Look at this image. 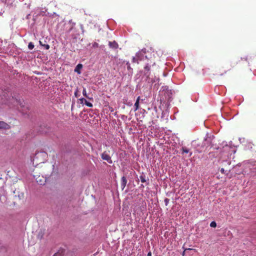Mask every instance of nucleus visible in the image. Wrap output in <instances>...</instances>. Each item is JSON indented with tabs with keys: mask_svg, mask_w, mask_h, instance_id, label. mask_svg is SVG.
<instances>
[{
	"mask_svg": "<svg viewBox=\"0 0 256 256\" xmlns=\"http://www.w3.org/2000/svg\"><path fill=\"white\" fill-rule=\"evenodd\" d=\"M4 102L8 104L10 107H16L18 110H20V108L24 106L20 100H18L14 97L10 98L9 100L6 99V101H4Z\"/></svg>",
	"mask_w": 256,
	"mask_h": 256,
	"instance_id": "f257e3e1",
	"label": "nucleus"
},
{
	"mask_svg": "<svg viewBox=\"0 0 256 256\" xmlns=\"http://www.w3.org/2000/svg\"><path fill=\"white\" fill-rule=\"evenodd\" d=\"M48 154L46 152H38L36 153L34 157L33 164H34V162H36V164L44 163V161L46 160Z\"/></svg>",
	"mask_w": 256,
	"mask_h": 256,
	"instance_id": "f03ea898",
	"label": "nucleus"
},
{
	"mask_svg": "<svg viewBox=\"0 0 256 256\" xmlns=\"http://www.w3.org/2000/svg\"><path fill=\"white\" fill-rule=\"evenodd\" d=\"M145 60L147 61L148 62H146V65L144 66V74L146 76L147 78L146 80H148V82L152 84H153L154 82L152 79L150 80L149 78V71L150 70V66L154 64L155 62L152 60H148L146 56Z\"/></svg>",
	"mask_w": 256,
	"mask_h": 256,
	"instance_id": "7ed1b4c3",
	"label": "nucleus"
},
{
	"mask_svg": "<svg viewBox=\"0 0 256 256\" xmlns=\"http://www.w3.org/2000/svg\"><path fill=\"white\" fill-rule=\"evenodd\" d=\"M146 53V49H142L141 51L138 52L136 54V57H133L132 62L134 63H138V60H142L143 54Z\"/></svg>",
	"mask_w": 256,
	"mask_h": 256,
	"instance_id": "20e7f679",
	"label": "nucleus"
},
{
	"mask_svg": "<svg viewBox=\"0 0 256 256\" xmlns=\"http://www.w3.org/2000/svg\"><path fill=\"white\" fill-rule=\"evenodd\" d=\"M101 156L102 160L107 161L109 164L112 163L110 156L106 152H104L102 154Z\"/></svg>",
	"mask_w": 256,
	"mask_h": 256,
	"instance_id": "39448f33",
	"label": "nucleus"
},
{
	"mask_svg": "<svg viewBox=\"0 0 256 256\" xmlns=\"http://www.w3.org/2000/svg\"><path fill=\"white\" fill-rule=\"evenodd\" d=\"M10 128V126L4 122H0V130H7Z\"/></svg>",
	"mask_w": 256,
	"mask_h": 256,
	"instance_id": "423d86ee",
	"label": "nucleus"
},
{
	"mask_svg": "<svg viewBox=\"0 0 256 256\" xmlns=\"http://www.w3.org/2000/svg\"><path fill=\"white\" fill-rule=\"evenodd\" d=\"M108 46H110V48L114 49H116L118 48V43L116 41L109 42Z\"/></svg>",
	"mask_w": 256,
	"mask_h": 256,
	"instance_id": "0eeeda50",
	"label": "nucleus"
},
{
	"mask_svg": "<svg viewBox=\"0 0 256 256\" xmlns=\"http://www.w3.org/2000/svg\"><path fill=\"white\" fill-rule=\"evenodd\" d=\"M127 183V180L125 176H122L121 178V187L122 190H123Z\"/></svg>",
	"mask_w": 256,
	"mask_h": 256,
	"instance_id": "6e6552de",
	"label": "nucleus"
},
{
	"mask_svg": "<svg viewBox=\"0 0 256 256\" xmlns=\"http://www.w3.org/2000/svg\"><path fill=\"white\" fill-rule=\"evenodd\" d=\"M140 96H138L137 99H136V100L134 104V108H135V109H134V110L136 111L137 110L138 108H139V102H140Z\"/></svg>",
	"mask_w": 256,
	"mask_h": 256,
	"instance_id": "1a4fd4ad",
	"label": "nucleus"
},
{
	"mask_svg": "<svg viewBox=\"0 0 256 256\" xmlns=\"http://www.w3.org/2000/svg\"><path fill=\"white\" fill-rule=\"evenodd\" d=\"M82 64H78L76 68L74 69V72H78V74L80 73V69L82 68Z\"/></svg>",
	"mask_w": 256,
	"mask_h": 256,
	"instance_id": "9d476101",
	"label": "nucleus"
},
{
	"mask_svg": "<svg viewBox=\"0 0 256 256\" xmlns=\"http://www.w3.org/2000/svg\"><path fill=\"white\" fill-rule=\"evenodd\" d=\"M82 94L84 95V96L85 97H86V98H88V99H91L90 98L88 94H87V92H86V88H83V90H82Z\"/></svg>",
	"mask_w": 256,
	"mask_h": 256,
	"instance_id": "9b49d317",
	"label": "nucleus"
},
{
	"mask_svg": "<svg viewBox=\"0 0 256 256\" xmlns=\"http://www.w3.org/2000/svg\"><path fill=\"white\" fill-rule=\"evenodd\" d=\"M85 104L88 106L89 108H92L93 106V105L92 103L88 102L86 100H85Z\"/></svg>",
	"mask_w": 256,
	"mask_h": 256,
	"instance_id": "f8f14e48",
	"label": "nucleus"
},
{
	"mask_svg": "<svg viewBox=\"0 0 256 256\" xmlns=\"http://www.w3.org/2000/svg\"><path fill=\"white\" fill-rule=\"evenodd\" d=\"M37 182L40 185L44 184L45 180H42L40 179L38 180V178H36Z\"/></svg>",
	"mask_w": 256,
	"mask_h": 256,
	"instance_id": "ddd939ff",
	"label": "nucleus"
},
{
	"mask_svg": "<svg viewBox=\"0 0 256 256\" xmlns=\"http://www.w3.org/2000/svg\"><path fill=\"white\" fill-rule=\"evenodd\" d=\"M28 48L30 50H32L34 48V44L32 42H30L28 44Z\"/></svg>",
	"mask_w": 256,
	"mask_h": 256,
	"instance_id": "4468645a",
	"label": "nucleus"
},
{
	"mask_svg": "<svg viewBox=\"0 0 256 256\" xmlns=\"http://www.w3.org/2000/svg\"><path fill=\"white\" fill-rule=\"evenodd\" d=\"M210 226L212 228H216V223L214 221H212L210 222Z\"/></svg>",
	"mask_w": 256,
	"mask_h": 256,
	"instance_id": "2eb2a0df",
	"label": "nucleus"
},
{
	"mask_svg": "<svg viewBox=\"0 0 256 256\" xmlns=\"http://www.w3.org/2000/svg\"><path fill=\"white\" fill-rule=\"evenodd\" d=\"M40 44L46 50H48L50 48V46L48 44H42V42L40 41Z\"/></svg>",
	"mask_w": 256,
	"mask_h": 256,
	"instance_id": "dca6fc26",
	"label": "nucleus"
},
{
	"mask_svg": "<svg viewBox=\"0 0 256 256\" xmlns=\"http://www.w3.org/2000/svg\"><path fill=\"white\" fill-rule=\"evenodd\" d=\"M140 180L142 182H146V178L144 176H140Z\"/></svg>",
	"mask_w": 256,
	"mask_h": 256,
	"instance_id": "f3484780",
	"label": "nucleus"
},
{
	"mask_svg": "<svg viewBox=\"0 0 256 256\" xmlns=\"http://www.w3.org/2000/svg\"><path fill=\"white\" fill-rule=\"evenodd\" d=\"M182 152L188 153L189 152L188 149L186 148L182 147Z\"/></svg>",
	"mask_w": 256,
	"mask_h": 256,
	"instance_id": "a211bd4d",
	"label": "nucleus"
},
{
	"mask_svg": "<svg viewBox=\"0 0 256 256\" xmlns=\"http://www.w3.org/2000/svg\"><path fill=\"white\" fill-rule=\"evenodd\" d=\"M126 65L127 66V68L128 70H132V68H131V67L130 66V64L128 62H126Z\"/></svg>",
	"mask_w": 256,
	"mask_h": 256,
	"instance_id": "6ab92c4d",
	"label": "nucleus"
},
{
	"mask_svg": "<svg viewBox=\"0 0 256 256\" xmlns=\"http://www.w3.org/2000/svg\"><path fill=\"white\" fill-rule=\"evenodd\" d=\"M194 250L195 251H196V249H192V248H186L184 250V252H183L182 253V256H184V254H185V252L186 250Z\"/></svg>",
	"mask_w": 256,
	"mask_h": 256,
	"instance_id": "aec40b11",
	"label": "nucleus"
},
{
	"mask_svg": "<svg viewBox=\"0 0 256 256\" xmlns=\"http://www.w3.org/2000/svg\"><path fill=\"white\" fill-rule=\"evenodd\" d=\"M226 68H228V70H224V72L223 73H220V74H219V75H220V76H222L224 74H226V72H227L228 71L230 70V69H231L230 68H228V67H227Z\"/></svg>",
	"mask_w": 256,
	"mask_h": 256,
	"instance_id": "412c9836",
	"label": "nucleus"
},
{
	"mask_svg": "<svg viewBox=\"0 0 256 256\" xmlns=\"http://www.w3.org/2000/svg\"><path fill=\"white\" fill-rule=\"evenodd\" d=\"M85 100H86L84 98H80L79 99V100L80 102V104H82L84 103V102H85Z\"/></svg>",
	"mask_w": 256,
	"mask_h": 256,
	"instance_id": "4be33fe9",
	"label": "nucleus"
},
{
	"mask_svg": "<svg viewBox=\"0 0 256 256\" xmlns=\"http://www.w3.org/2000/svg\"><path fill=\"white\" fill-rule=\"evenodd\" d=\"M236 62H231L230 64V66L232 68H234L235 66Z\"/></svg>",
	"mask_w": 256,
	"mask_h": 256,
	"instance_id": "5701e85b",
	"label": "nucleus"
},
{
	"mask_svg": "<svg viewBox=\"0 0 256 256\" xmlns=\"http://www.w3.org/2000/svg\"><path fill=\"white\" fill-rule=\"evenodd\" d=\"M169 202V199L166 198L165 200H164V202H165V204H166V205L167 206L168 205V204Z\"/></svg>",
	"mask_w": 256,
	"mask_h": 256,
	"instance_id": "b1692460",
	"label": "nucleus"
},
{
	"mask_svg": "<svg viewBox=\"0 0 256 256\" xmlns=\"http://www.w3.org/2000/svg\"><path fill=\"white\" fill-rule=\"evenodd\" d=\"M93 46L94 47V48H98V44L96 42H94V44H93Z\"/></svg>",
	"mask_w": 256,
	"mask_h": 256,
	"instance_id": "393cba45",
	"label": "nucleus"
},
{
	"mask_svg": "<svg viewBox=\"0 0 256 256\" xmlns=\"http://www.w3.org/2000/svg\"><path fill=\"white\" fill-rule=\"evenodd\" d=\"M53 256H61V255L59 253H56Z\"/></svg>",
	"mask_w": 256,
	"mask_h": 256,
	"instance_id": "a878e982",
	"label": "nucleus"
},
{
	"mask_svg": "<svg viewBox=\"0 0 256 256\" xmlns=\"http://www.w3.org/2000/svg\"><path fill=\"white\" fill-rule=\"evenodd\" d=\"M74 95L75 96L78 98V90H76V92H74Z\"/></svg>",
	"mask_w": 256,
	"mask_h": 256,
	"instance_id": "bb28decb",
	"label": "nucleus"
},
{
	"mask_svg": "<svg viewBox=\"0 0 256 256\" xmlns=\"http://www.w3.org/2000/svg\"><path fill=\"white\" fill-rule=\"evenodd\" d=\"M6 3L8 4H10V2H8V0H6Z\"/></svg>",
	"mask_w": 256,
	"mask_h": 256,
	"instance_id": "cd10ccee",
	"label": "nucleus"
},
{
	"mask_svg": "<svg viewBox=\"0 0 256 256\" xmlns=\"http://www.w3.org/2000/svg\"><path fill=\"white\" fill-rule=\"evenodd\" d=\"M152 256V253L151 252H149L148 254V256Z\"/></svg>",
	"mask_w": 256,
	"mask_h": 256,
	"instance_id": "c85d7f7f",
	"label": "nucleus"
},
{
	"mask_svg": "<svg viewBox=\"0 0 256 256\" xmlns=\"http://www.w3.org/2000/svg\"><path fill=\"white\" fill-rule=\"evenodd\" d=\"M220 171H221V172H222V173H224V169L223 168H222L221 169Z\"/></svg>",
	"mask_w": 256,
	"mask_h": 256,
	"instance_id": "c756f323",
	"label": "nucleus"
},
{
	"mask_svg": "<svg viewBox=\"0 0 256 256\" xmlns=\"http://www.w3.org/2000/svg\"><path fill=\"white\" fill-rule=\"evenodd\" d=\"M144 54H143V55H144ZM142 60H144V56L142 57Z\"/></svg>",
	"mask_w": 256,
	"mask_h": 256,
	"instance_id": "7c9ffc66",
	"label": "nucleus"
}]
</instances>
